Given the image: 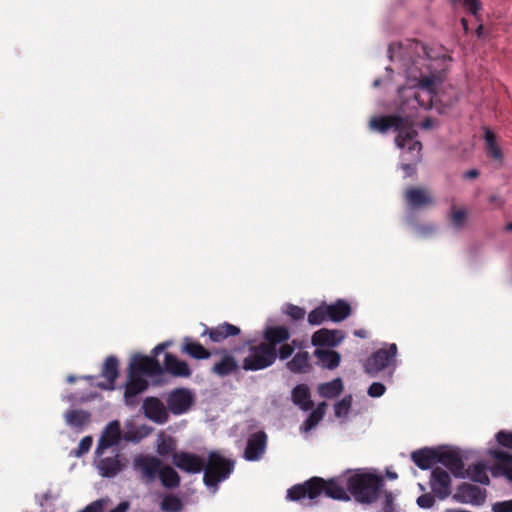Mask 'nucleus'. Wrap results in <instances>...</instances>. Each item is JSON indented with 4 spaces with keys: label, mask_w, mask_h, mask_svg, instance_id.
<instances>
[{
    "label": "nucleus",
    "mask_w": 512,
    "mask_h": 512,
    "mask_svg": "<svg viewBox=\"0 0 512 512\" xmlns=\"http://www.w3.org/2000/svg\"><path fill=\"white\" fill-rule=\"evenodd\" d=\"M326 406L327 405L325 402L319 403L318 406L310 413L308 418L303 422L300 430L303 432H308L316 427L325 415Z\"/></svg>",
    "instance_id": "c9c22d12"
},
{
    "label": "nucleus",
    "mask_w": 512,
    "mask_h": 512,
    "mask_svg": "<svg viewBox=\"0 0 512 512\" xmlns=\"http://www.w3.org/2000/svg\"><path fill=\"white\" fill-rule=\"evenodd\" d=\"M438 463L445 466L456 478H465V465L458 451L440 448Z\"/></svg>",
    "instance_id": "2eb2a0df"
},
{
    "label": "nucleus",
    "mask_w": 512,
    "mask_h": 512,
    "mask_svg": "<svg viewBox=\"0 0 512 512\" xmlns=\"http://www.w3.org/2000/svg\"><path fill=\"white\" fill-rule=\"evenodd\" d=\"M124 457L116 454L113 457L102 458L98 463V469L103 477L111 478L118 475L125 467Z\"/></svg>",
    "instance_id": "a878e982"
},
{
    "label": "nucleus",
    "mask_w": 512,
    "mask_h": 512,
    "mask_svg": "<svg viewBox=\"0 0 512 512\" xmlns=\"http://www.w3.org/2000/svg\"><path fill=\"white\" fill-rule=\"evenodd\" d=\"M452 499L457 503L481 506L486 501V490L469 483L460 484Z\"/></svg>",
    "instance_id": "1a4fd4ad"
},
{
    "label": "nucleus",
    "mask_w": 512,
    "mask_h": 512,
    "mask_svg": "<svg viewBox=\"0 0 512 512\" xmlns=\"http://www.w3.org/2000/svg\"><path fill=\"white\" fill-rule=\"evenodd\" d=\"M505 230H506V231H512V221H511V222H509L508 224H506V226H505Z\"/></svg>",
    "instance_id": "69168bd1"
},
{
    "label": "nucleus",
    "mask_w": 512,
    "mask_h": 512,
    "mask_svg": "<svg viewBox=\"0 0 512 512\" xmlns=\"http://www.w3.org/2000/svg\"><path fill=\"white\" fill-rule=\"evenodd\" d=\"M435 57L431 50L422 42L409 41L403 48V67L408 80L417 83L418 89L412 91L409 103L413 107L430 109L433 102V93L437 76L432 73L430 61Z\"/></svg>",
    "instance_id": "f03ea898"
},
{
    "label": "nucleus",
    "mask_w": 512,
    "mask_h": 512,
    "mask_svg": "<svg viewBox=\"0 0 512 512\" xmlns=\"http://www.w3.org/2000/svg\"><path fill=\"white\" fill-rule=\"evenodd\" d=\"M386 391V387L384 384L380 383V382H373L369 388H368V395L370 397H373V398H376V397H381Z\"/></svg>",
    "instance_id": "3c124183"
},
{
    "label": "nucleus",
    "mask_w": 512,
    "mask_h": 512,
    "mask_svg": "<svg viewBox=\"0 0 512 512\" xmlns=\"http://www.w3.org/2000/svg\"><path fill=\"white\" fill-rule=\"evenodd\" d=\"M119 375V361L111 355L105 359L101 370V376L106 379L105 382L97 383V387L103 390H113L115 388V381Z\"/></svg>",
    "instance_id": "412c9836"
},
{
    "label": "nucleus",
    "mask_w": 512,
    "mask_h": 512,
    "mask_svg": "<svg viewBox=\"0 0 512 512\" xmlns=\"http://www.w3.org/2000/svg\"><path fill=\"white\" fill-rule=\"evenodd\" d=\"M436 499L432 491L425 492L417 498L416 503L422 509H430L435 505Z\"/></svg>",
    "instance_id": "49530a36"
},
{
    "label": "nucleus",
    "mask_w": 512,
    "mask_h": 512,
    "mask_svg": "<svg viewBox=\"0 0 512 512\" xmlns=\"http://www.w3.org/2000/svg\"><path fill=\"white\" fill-rule=\"evenodd\" d=\"M440 448L425 447L411 453V459L421 470L432 468L438 463Z\"/></svg>",
    "instance_id": "4be33fe9"
},
{
    "label": "nucleus",
    "mask_w": 512,
    "mask_h": 512,
    "mask_svg": "<svg viewBox=\"0 0 512 512\" xmlns=\"http://www.w3.org/2000/svg\"><path fill=\"white\" fill-rule=\"evenodd\" d=\"M351 405H352V396L346 395L344 398H342L340 401H338L334 405L335 415L337 417L346 416L351 408Z\"/></svg>",
    "instance_id": "79ce46f5"
},
{
    "label": "nucleus",
    "mask_w": 512,
    "mask_h": 512,
    "mask_svg": "<svg viewBox=\"0 0 512 512\" xmlns=\"http://www.w3.org/2000/svg\"><path fill=\"white\" fill-rule=\"evenodd\" d=\"M292 401L304 411H308L314 406L311 400L310 390L305 384H298L293 388Z\"/></svg>",
    "instance_id": "7c9ffc66"
},
{
    "label": "nucleus",
    "mask_w": 512,
    "mask_h": 512,
    "mask_svg": "<svg viewBox=\"0 0 512 512\" xmlns=\"http://www.w3.org/2000/svg\"><path fill=\"white\" fill-rule=\"evenodd\" d=\"M326 304H322L308 314V323L310 325H320L324 321L329 320L328 312H326Z\"/></svg>",
    "instance_id": "a19ab883"
},
{
    "label": "nucleus",
    "mask_w": 512,
    "mask_h": 512,
    "mask_svg": "<svg viewBox=\"0 0 512 512\" xmlns=\"http://www.w3.org/2000/svg\"><path fill=\"white\" fill-rule=\"evenodd\" d=\"M380 85V80H375L373 83L374 87H378Z\"/></svg>",
    "instance_id": "774afa93"
},
{
    "label": "nucleus",
    "mask_w": 512,
    "mask_h": 512,
    "mask_svg": "<svg viewBox=\"0 0 512 512\" xmlns=\"http://www.w3.org/2000/svg\"><path fill=\"white\" fill-rule=\"evenodd\" d=\"M354 335H355L356 337H359V338H365V337H366V335H367V332H366L365 330H363V329L355 330V331H354Z\"/></svg>",
    "instance_id": "13d9d810"
},
{
    "label": "nucleus",
    "mask_w": 512,
    "mask_h": 512,
    "mask_svg": "<svg viewBox=\"0 0 512 512\" xmlns=\"http://www.w3.org/2000/svg\"><path fill=\"white\" fill-rule=\"evenodd\" d=\"M405 200L408 205L414 209L433 204V198L430 193L420 187H410L405 192Z\"/></svg>",
    "instance_id": "393cba45"
},
{
    "label": "nucleus",
    "mask_w": 512,
    "mask_h": 512,
    "mask_svg": "<svg viewBox=\"0 0 512 512\" xmlns=\"http://www.w3.org/2000/svg\"><path fill=\"white\" fill-rule=\"evenodd\" d=\"M314 355L318 359L319 364L329 370L337 368L340 364L341 356L334 350H324L317 348L314 351Z\"/></svg>",
    "instance_id": "2f4dec72"
},
{
    "label": "nucleus",
    "mask_w": 512,
    "mask_h": 512,
    "mask_svg": "<svg viewBox=\"0 0 512 512\" xmlns=\"http://www.w3.org/2000/svg\"><path fill=\"white\" fill-rule=\"evenodd\" d=\"M407 118L408 117H402L395 114L377 116L370 120L369 127L372 130L378 131L380 133H386L390 129H394L398 132L399 129H401V127L405 124Z\"/></svg>",
    "instance_id": "aec40b11"
},
{
    "label": "nucleus",
    "mask_w": 512,
    "mask_h": 512,
    "mask_svg": "<svg viewBox=\"0 0 512 512\" xmlns=\"http://www.w3.org/2000/svg\"><path fill=\"white\" fill-rule=\"evenodd\" d=\"M418 487H419V489H420L423 493H425V492H426V487H425L423 484L419 483V484H418Z\"/></svg>",
    "instance_id": "338daca9"
},
{
    "label": "nucleus",
    "mask_w": 512,
    "mask_h": 512,
    "mask_svg": "<svg viewBox=\"0 0 512 512\" xmlns=\"http://www.w3.org/2000/svg\"><path fill=\"white\" fill-rule=\"evenodd\" d=\"M493 512H512V499L496 502L492 505Z\"/></svg>",
    "instance_id": "603ef678"
},
{
    "label": "nucleus",
    "mask_w": 512,
    "mask_h": 512,
    "mask_svg": "<svg viewBox=\"0 0 512 512\" xmlns=\"http://www.w3.org/2000/svg\"><path fill=\"white\" fill-rule=\"evenodd\" d=\"M422 126L424 128H431L433 126V120L430 118L425 119V121L422 123Z\"/></svg>",
    "instance_id": "680f3d73"
},
{
    "label": "nucleus",
    "mask_w": 512,
    "mask_h": 512,
    "mask_svg": "<svg viewBox=\"0 0 512 512\" xmlns=\"http://www.w3.org/2000/svg\"><path fill=\"white\" fill-rule=\"evenodd\" d=\"M241 332L240 328L224 322L216 327H206L202 336L208 335L209 339L214 343H220L231 336H237Z\"/></svg>",
    "instance_id": "5701e85b"
},
{
    "label": "nucleus",
    "mask_w": 512,
    "mask_h": 512,
    "mask_svg": "<svg viewBox=\"0 0 512 512\" xmlns=\"http://www.w3.org/2000/svg\"><path fill=\"white\" fill-rule=\"evenodd\" d=\"M92 443L93 439L91 436L83 437L79 442L77 450L75 451V456L80 457L86 454L90 450Z\"/></svg>",
    "instance_id": "8fccbe9b"
},
{
    "label": "nucleus",
    "mask_w": 512,
    "mask_h": 512,
    "mask_svg": "<svg viewBox=\"0 0 512 512\" xmlns=\"http://www.w3.org/2000/svg\"><path fill=\"white\" fill-rule=\"evenodd\" d=\"M216 353L220 355V359L211 367L212 374L224 378L239 371L240 364L230 351L221 349Z\"/></svg>",
    "instance_id": "ddd939ff"
},
{
    "label": "nucleus",
    "mask_w": 512,
    "mask_h": 512,
    "mask_svg": "<svg viewBox=\"0 0 512 512\" xmlns=\"http://www.w3.org/2000/svg\"><path fill=\"white\" fill-rule=\"evenodd\" d=\"M382 495L384 496V500L379 512H398L396 509L395 497L393 493L383 489Z\"/></svg>",
    "instance_id": "c03bdc74"
},
{
    "label": "nucleus",
    "mask_w": 512,
    "mask_h": 512,
    "mask_svg": "<svg viewBox=\"0 0 512 512\" xmlns=\"http://www.w3.org/2000/svg\"><path fill=\"white\" fill-rule=\"evenodd\" d=\"M163 367L155 357L135 355L129 364V373L141 377V375L157 376L162 374Z\"/></svg>",
    "instance_id": "9b49d317"
},
{
    "label": "nucleus",
    "mask_w": 512,
    "mask_h": 512,
    "mask_svg": "<svg viewBox=\"0 0 512 512\" xmlns=\"http://www.w3.org/2000/svg\"><path fill=\"white\" fill-rule=\"evenodd\" d=\"M326 308L329 320L336 323L348 318L352 312L350 304L344 299H338L329 305L326 304Z\"/></svg>",
    "instance_id": "bb28decb"
},
{
    "label": "nucleus",
    "mask_w": 512,
    "mask_h": 512,
    "mask_svg": "<svg viewBox=\"0 0 512 512\" xmlns=\"http://www.w3.org/2000/svg\"><path fill=\"white\" fill-rule=\"evenodd\" d=\"M166 403L169 412L174 415H182L193 405L194 396L186 388H176L169 393Z\"/></svg>",
    "instance_id": "9d476101"
},
{
    "label": "nucleus",
    "mask_w": 512,
    "mask_h": 512,
    "mask_svg": "<svg viewBox=\"0 0 512 512\" xmlns=\"http://www.w3.org/2000/svg\"><path fill=\"white\" fill-rule=\"evenodd\" d=\"M344 339V333L340 330L321 328L313 333L311 343L316 347H336Z\"/></svg>",
    "instance_id": "6ab92c4d"
},
{
    "label": "nucleus",
    "mask_w": 512,
    "mask_h": 512,
    "mask_svg": "<svg viewBox=\"0 0 512 512\" xmlns=\"http://www.w3.org/2000/svg\"><path fill=\"white\" fill-rule=\"evenodd\" d=\"M386 476H387V478H389V479H391V480H395V479H397V478H398L397 473L392 472V471H390V470H387V471H386Z\"/></svg>",
    "instance_id": "e2e57ef3"
},
{
    "label": "nucleus",
    "mask_w": 512,
    "mask_h": 512,
    "mask_svg": "<svg viewBox=\"0 0 512 512\" xmlns=\"http://www.w3.org/2000/svg\"><path fill=\"white\" fill-rule=\"evenodd\" d=\"M499 445L512 449V431L501 430L496 434Z\"/></svg>",
    "instance_id": "09e8293b"
},
{
    "label": "nucleus",
    "mask_w": 512,
    "mask_h": 512,
    "mask_svg": "<svg viewBox=\"0 0 512 512\" xmlns=\"http://www.w3.org/2000/svg\"><path fill=\"white\" fill-rule=\"evenodd\" d=\"M177 444L175 439L170 435L160 434L157 439V453L166 457L170 454L175 453Z\"/></svg>",
    "instance_id": "58836bf2"
},
{
    "label": "nucleus",
    "mask_w": 512,
    "mask_h": 512,
    "mask_svg": "<svg viewBox=\"0 0 512 512\" xmlns=\"http://www.w3.org/2000/svg\"><path fill=\"white\" fill-rule=\"evenodd\" d=\"M121 439L120 423L117 420L110 422L98 441L96 455L100 456L104 451L114 445H117Z\"/></svg>",
    "instance_id": "dca6fc26"
},
{
    "label": "nucleus",
    "mask_w": 512,
    "mask_h": 512,
    "mask_svg": "<svg viewBox=\"0 0 512 512\" xmlns=\"http://www.w3.org/2000/svg\"><path fill=\"white\" fill-rule=\"evenodd\" d=\"M172 463L181 471L189 474H198L204 469L203 459L197 454L186 451L173 453Z\"/></svg>",
    "instance_id": "f8f14e48"
},
{
    "label": "nucleus",
    "mask_w": 512,
    "mask_h": 512,
    "mask_svg": "<svg viewBox=\"0 0 512 512\" xmlns=\"http://www.w3.org/2000/svg\"><path fill=\"white\" fill-rule=\"evenodd\" d=\"M161 485L168 490L176 489L181 484L179 473L170 465L163 464L157 477Z\"/></svg>",
    "instance_id": "c756f323"
},
{
    "label": "nucleus",
    "mask_w": 512,
    "mask_h": 512,
    "mask_svg": "<svg viewBox=\"0 0 512 512\" xmlns=\"http://www.w3.org/2000/svg\"><path fill=\"white\" fill-rule=\"evenodd\" d=\"M163 370L174 377L181 378H189L192 374L188 363L184 360H180L172 353L165 354Z\"/></svg>",
    "instance_id": "b1692460"
},
{
    "label": "nucleus",
    "mask_w": 512,
    "mask_h": 512,
    "mask_svg": "<svg viewBox=\"0 0 512 512\" xmlns=\"http://www.w3.org/2000/svg\"><path fill=\"white\" fill-rule=\"evenodd\" d=\"M483 32H484V27L482 24H479L475 30L477 37L481 38L483 36Z\"/></svg>",
    "instance_id": "bf43d9fd"
},
{
    "label": "nucleus",
    "mask_w": 512,
    "mask_h": 512,
    "mask_svg": "<svg viewBox=\"0 0 512 512\" xmlns=\"http://www.w3.org/2000/svg\"><path fill=\"white\" fill-rule=\"evenodd\" d=\"M453 4L459 3L461 4L466 10H468L473 16L478 18V12L482 9V4L480 0H450Z\"/></svg>",
    "instance_id": "37998d69"
},
{
    "label": "nucleus",
    "mask_w": 512,
    "mask_h": 512,
    "mask_svg": "<svg viewBox=\"0 0 512 512\" xmlns=\"http://www.w3.org/2000/svg\"><path fill=\"white\" fill-rule=\"evenodd\" d=\"M142 409L145 417L157 424H164L169 419L168 408L157 397L145 398Z\"/></svg>",
    "instance_id": "4468645a"
},
{
    "label": "nucleus",
    "mask_w": 512,
    "mask_h": 512,
    "mask_svg": "<svg viewBox=\"0 0 512 512\" xmlns=\"http://www.w3.org/2000/svg\"><path fill=\"white\" fill-rule=\"evenodd\" d=\"M285 314L294 321H300L305 318L306 311L304 308L300 306L294 304H287Z\"/></svg>",
    "instance_id": "a18cd8bd"
},
{
    "label": "nucleus",
    "mask_w": 512,
    "mask_h": 512,
    "mask_svg": "<svg viewBox=\"0 0 512 512\" xmlns=\"http://www.w3.org/2000/svg\"><path fill=\"white\" fill-rule=\"evenodd\" d=\"M466 216L467 215H466V211L465 210H463V209H458V210L454 209L452 211V213H451V218H450L452 225L455 228H457V229L461 228L464 225V223H465Z\"/></svg>",
    "instance_id": "de8ad7c7"
},
{
    "label": "nucleus",
    "mask_w": 512,
    "mask_h": 512,
    "mask_svg": "<svg viewBox=\"0 0 512 512\" xmlns=\"http://www.w3.org/2000/svg\"><path fill=\"white\" fill-rule=\"evenodd\" d=\"M263 341L249 347V354L243 359L242 369L259 371L272 366L277 359H289L300 347L297 339L291 338L290 329L285 325L266 326L262 332Z\"/></svg>",
    "instance_id": "7ed1b4c3"
},
{
    "label": "nucleus",
    "mask_w": 512,
    "mask_h": 512,
    "mask_svg": "<svg viewBox=\"0 0 512 512\" xmlns=\"http://www.w3.org/2000/svg\"><path fill=\"white\" fill-rule=\"evenodd\" d=\"M181 351L182 353H185L191 358L197 360L208 359L211 357V352L208 349L190 337L184 338Z\"/></svg>",
    "instance_id": "c85d7f7f"
},
{
    "label": "nucleus",
    "mask_w": 512,
    "mask_h": 512,
    "mask_svg": "<svg viewBox=\"0 0 512 512\" xmlns=\"http://www.w3.org/2000/svg\"><path fill=\"white\" fill-rule=\"evenodd\" d=\"M429 486L438 500L443 501L447 499L452 493L450 474L441 467L433 468L430 473Z\"/></svg>",
    "instance_id": "6e6552de"
},
{
    "label": "nucleus",
    "mask_w": 512,
    "mask_h": 512,
    "mask_svg": "<svg viewBox=\"0 0 512 512\" xmlns=\"http://www.w3.org/2000/svg\"><path fill=\"white\" fill-rule=\"evenodd\" d=\"M416 136L417 132L413 129V124L407 118L405 124L399 129L395 142L399 148H407L408 152L413 154V160L420 161L422 144L416 140Z\"/></svg>",
    "instance_id": "0eeeda50"
},
{
    "label": "nucleus",
    "mask_w": 512,
    "mask_h": 512,
    "mask_svg": "<svg viewBox=\"0 0 512 512\" xmlns=\"http://www.w3.org/2000/svg\"><path fill=\"white\" fill-rule=\"evenodd\" d=\"M91 415L85 410L71 409L65 413L66 423L73 427L82 429L90 422Z\"/></svg>",
    "instance_id": "f704fd0d"
},
{
    "label": "nucleus",
    "mask_w": 512,
    "mask_h": 512,
    "mask_svg": "<svg viewBox=\"0 0 512 512\" xmlns=\"http://www.w3.org/2000/svg\"><path fill=\"white\" fill-rule=\"evenodd\" d=\"M479 176V172L476 169H471L465 172L464 178L475 179Z\"/></svg>",
    "instance_id": "4d7b16f0"
},
{
    "label": "nucleus",
    "mask_w": 512,
    "mask_h": 512,
    "mask_svg": "<svg viewBox=\"0 0 512 512\" xmlns=\"http://www.w3.org/2000/svg\"><path fill=\"white\" fill-rule=\"evenodd\" d=\"M267 435L264 431L252 434L247 441L244 457L248 461L259 460L265 452Z\"/></svg>",
    "instance_id": "f3484780"
},
{
    "label": "nucleus",
    "mask_w": 512,
    "mask_h": 512,
    "mask_svg": "<svg viewBox=\"0 0 512 512\" xmlns=\"http://www.w3.org/2000/svg\"><path fill=\"white\" fill-rule=\"evenodd\" d=\"M310 367V355L307 351H299L286 363V368L292 373H306Z\"/></svg>",
    "instance_id": "473e14b6"
},
{
    "label": "nucleus",
    "mask_w": 512,
    "mask_h": 512,
    "mask_svg": "<svg viewBox=\"0 0 512 512\" xmlns=\"http://www.w3.org/2000/svg\"><path fill=\"white\" fill-rule=\"evenodd\" d=\"M170 345H171V342H169V341H166V342L160 343V344H158V345L154 348L153 352H154V354H155V355H157V354H159L160 352H162V351H164L165 349H167Z\"/></svg>",
    "instance_id": "6e6d98bb"
},
{
    "label": "nucleus",
    "mask_w": 512,
    "mask_h": 512,
    "mask_svg": "<svg viewBox=\"0 0 512 512\" xmlns=\"http://www.w3.org/2000/svg\"><path fill=\"white\" fill-rule=\"evenodd\" d=\"M148 387V382L142 377L128 373V381L125 385L124 402L129 407H134L137 404V395L145 391Z\"/></svg>",
    "instance_id": "a211bd4d"
},
{
    "label": "nucleus",
    "mask_w": 512,
    "mask_h": 512,
    "mask_svg": "<svg viewBox=\"0 0 512 512\" xmlns=\"http://www.w3.org/2000/svg\"><path fill=\"white\" fill-rule=\"evenodd\" d=\"M76 381V377L74 375H69L67 377V382L68 383H74Z\"/></svg>",
    "instance_id": "0e129e2a"
},
{
    "label": "nucleus",
    "mask_w": 512,
    "mask_h": 512,
    "mask_svg": "<svg viewBox=\"0 0 512 512\" xmlns=\"http://www.w3.org/2000/svg\"><path fill=\"white\" fill-rule=\"evenodd\" d=\"M461 25H462V27H463L464 32H465V33H468V31H469V26H468V21H467V19H466V18H462V19H461Z\"/></svg>",
    "instance_id": "052dcab7"
},
{
    "label": "nucleus",
    "mask_w": 512,
    "mask_h": 512,
    "mask_svg": "<svg viewBox=\"0 0 512 512\" xmlns=\"http://www.w3.org/2000/svg\"><path fill=\"white\" fill-rule=\"evenodd\" d=\"M129 507H130V503L128 501H122L115 508L111 509L109 512H127Z\"/></svg>",
    "instance_id": "5fc2aeb1"
},
{
    "label": "nucleus",
    "mask_w": 512,
    "mask_h": 512,
    "mask_svg": "<svg viewBox=\"0 0 512 512\" xmlns=\"http://www.w3.org/2000/svg\"><path fill=\"white\" fill-rule=\"evenodd\" d=\"M163 464L160 458L153 455H138L133 461L134 469L140 473L141 480L146 484L157 479Z\"/></svg>",
    "instance_id": "423d86ee"
},
{
    "label": "nucleus",
    "mask_w": 512,
    "mask_h": 512,
    "mask_svg": "<svg viewBox=\"0 0 512 512\" xmlns=\"http://www.w3.org/2000/svg\"><path fill=\"white\" fill-rule=\"evenodd\" d=\"M343 391V382L340 378L333 379L330 382L319 386V394L324 398H335Z\"/></svg>",
    "instance_id": "4c0bfd02"
},
{
    "label": "nucleus",
    "mask_w": 512,
    "mask_h": 512,
    "mask_svg": "<svg viewBox=\"0 0 512 512\" xmlns=\"http://www.w3.org/2000/svg\"><path fill=\"white\" fill-rule=\"evenodd\" d=\"M492 456L496 460L493 474L500 472L512 482V454L504 451H492Z\"/></svg>",
    "instance_id": "cd10ccee"
},
{
    "label": "nucleus",
    "mask_w": 512,
    "mask_h": 512,
    "mask_svg": "<svg viewBox=\"0 0 512 512\" xmlns=\"http://www.w3.org/2000/svg\"><path fill=\"white\" fill-rule=\"evenodd\" d=\"M384 486L382 475L361 469L347 470L328 479L313 476L293 485L287 490L286 499L293 502L308 499V505H314L323 495L337 501L348 502L353 498L359 504L372 505L382 495Z\"/></svg>",
    "instance_id": "f257e3e1"
},
{
    "label": "nucleus",
    "mask_w": 512,
    "mask_h": 512,
    "mask_svg": "<svg viewBox=\"0 0 512 512\" xmlns=\"http://www.w3.org/2000/svg\"><path fill=\"white\" fill-rule=\"evenodd\" d=\"M397 354L395 343L385 344L365 360L364 372L370 377H378L383 373L391 380L397 366Z\"/></svg>",
    "instance_id": "20e7f679"
},
{
    "label": "nucleus",
    "mask_w": 512,
    "mask_h": 512,
    "mask_svg": "<svg viewBox=\"0 0 512 512\" xmlns=\"http://www.w3.org/2000/svg\"><path fill=\"white\" fill-rule=\"evenodd\" d=\"M235 461L225 458L219 451H211L204 463L203 482L208 487H216L233 472Z\"/></svg>",
    "instance_id": "39448f33"
},
{
    "label": "nucleus",
    "mask_w": 512,
    "mask_h": 512,
    "mask_svg": "<svg viewBox=\"0 0 512 512\" xmlns=\"http://www.w3.org/2000/svg\"><path fill=\"white\" fill-rule=\"evenodd\" d=\"M184 508L182 499L172 493L163 495L160 502V509L162 512H181Z\"/></svg>",
    "instance_id": "e433bc0d"
},
{
    "label": "nucleus",
    "mask_w": 512,
    "mask_h": 512,
    "mask_svg": "<svg viewBox=\"0 0 512 512\" xmlns=\"http://www.w3.org/2000/svg\"><path fill=\"white\" fill-rule=\"evenodd\" d=\"M465 477H468L473 482L483 485H488L490 483V479L487 474V465L484 462H477L468 466V468L465 469Z\"/></svg>",
    "instance_id": "72a5a7b5"
},
{
    "label": "nucleus",
    "mask_w": 512,
    "mask_h": 512,
    "mask_svg": "<svg viewBox=\"0 0 512 512\" xmlns=\"http://www.w3.org/2000/svg\"><path fill=\"white\" fill-rule=\"evenodd\" d=\"M484 139H485V143H486L487 154L496 160L501 159L502 152L496 144V136L488 128L485 129Z\"/></svg>",
    "instance_id": "ea45409f"
},
{
    "label": "nucleus",
    "mask_w": 512,
    "mask_h": 512,
    "mask_svg": "<svg viewBox=\"0 0 512 512\" xmlns=\"http://www.w3.org/2000/svg\"><path fill=\"white\" fill-rule=\"evenodd\" d=\"M418 161L415 160V163H406L402 164L401 168L406 173L407 176H412L416 172V163Z\"/></svg>",
    "instance_id": "864d4df0"
}]
</instances>
